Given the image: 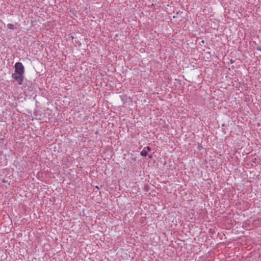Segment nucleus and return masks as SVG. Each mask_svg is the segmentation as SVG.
<instances>
[{"label":"nucleus","instance_id":"nucleus-5","mask_svg":"<svg viewBox=\"0 0 261 261\" xmlns=\"http://www.w3.org/2000/svg\"><path fill=\"white\" fill-rule=\"evenodd\" d=\"M147 150L151 151V148L149 146H147V147H145Z\"/></svg>","mask_w":261,"mask_h":261},{"label":"nucleus","instance_id":"nucleus-1","mask_svg":"<svg viewBox=\"0 0 261 261\" xmlns=\"http://www.w3.org/2000/svg\"><path fill=\"white\" fill-rule=\"evenodd\" d=\"M15 72L19 74H23L24 73V67L21 62H17L15 64Z\"/></svg>","mask_w":261,"mask_h":261},{"label":"nucleus","instance_id":"nucleus-7","mask_svg":"<svg viewBox=\"0 0 261 261\" xmlns=\"http://www.w3.org/2000/svg\"><path fill=\"white\" fill-rule=\"evenodd\" d=\"M149 158H151V155H149Z\"/></svg>","mask_w":261,"mask_h":261},{"label":"nucleus","instance_id":"nucleus-3","mask_svg":"<svg viewBox=\"0 0 261 261\" xmlns=\"http://www.w3.org/2000/svg\"><path fill=\"white\" fill-rule=\"evenodd\" d=\"M146 148H144L140 152V154L142 156H146L148 154L147 151L145 149Z\"/></svg>","mask_w":261,"mask_h":261},{"label":"nucleus","instance_id":"nucleus-4","mask_svg":"<svg viewBox=\"0 0 261 261\" xmlns=\"http://www.w3.org/2000/svg\"><path fill=\"white\" fill-rule=\"evenodd\" d=\"M7 27L11 30H13L14 29V25L11 23L8 24Z\"/></svg>","mask_w":261,"mask_h":261},{"label":"nucleus","instance_id":"nucleus-6","mask_svg":"<svg viewBox=\"0 0 261 261\" xmlns=\"http://www.w3.org/2000/svg\"><path fill=\"white\" fill-rule=\"evenodd\" d=\"M257 49L261 51V47H257Z\"/></svg>","mask_w":261,"mask_h":261},{"label":"nucleus","instance_id":"nucleus-2","mask_svg":"<svg viewBox=\"0 0 261 261\" xmlns=\"http://www.w3.org/2000/svg\"><path fill=\"white\" fill-rule=\"evenodd\" d=\"M24 75L23 74H19L17 73H14L12 74V77L13 79L16 80L19 85H22L24 79Z\"/></svg>","mask_w":261,"mask_h":261}]
</instances>
